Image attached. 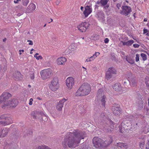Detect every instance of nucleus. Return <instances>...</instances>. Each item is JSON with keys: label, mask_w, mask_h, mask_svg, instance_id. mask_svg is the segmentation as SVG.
I'll return each mask as SVG.
<instances>
[{"label": "nucleus", "mask_w": 149, "mask_h": 149, "mask_svg": "<svg viewBox=\"0 0 149 149\" xmlns=\"http://www.w3.org/2000/svg\"><path fill=\"white\" fill-rule=\"evenodd\" d=\"M84 138V134L82 132L77 131L69 132L64 139L63 145L64 148L66 147L67 144L70 148H74L80 143V140Z\"/></svg>", "instance_id": "f257e3e1"}, {"label": "nucleus", "mask_w": 149, "mask_h": 149, "mask_svg": "<svg viewBox=\"0 0 149 149\" xmlns=\"http://www.w3.org/2000/svg\"><path fill=\"white\" fill-rule=\"evenodd\" d=\"M11 97V95L7 92L3 93L0 96V104L3 102L2 108L9 106L10 107H15L18 104V101L17 99H14L11 101L8 100V99Z\"/></svg>", "instance_id": "f03ea898"}, {"label": "nucleus", "mask_w": 149, "mask_h": 149, "mask_svg": "<svg viewBox=\"0 0 149 149\" xmlns=\"http://www.w3.org/2000/svg\"><path fill=\"white\" fill-rule=\"evenodd\" d=\"M91 91V86L88 83L83 84L75 93L76 96H84L88 94Z\"/></svg>", "instance_id": "7ed1b4c3"}, {"label": "nucleus", "mask_w": 149, "mask_h": 149, "mask_svg": "<svg viewBox=\"0 0 149 149\" xmlns=\"http://www.w3.org/2000/svg\"><path fill=\"white\" fill-rule=\"evenodd\" d=\"M112 141L111 138H110L109 141L107 142V141H104L102 139L97 137H94L93 139V143L94 146L97 149H100L101 148L106 147L110 144Z\"/></svg>", "instance_id": "20e7f679"}, {"label": "nucleus", "mask_w": 149, "mask_h": 149, "mask_svg": "<svg viewBox=\"0 0 149 149\" xmlns=\"http://www.w3.org/2000/svg\"><path fill=\"white\" fill-rule=\"evenodd\" d=\"M49 87L52 91H57L59 87V84L58 78L55 77L52 80Z\"/></svg>", "instance_id": "39448f33"}, {"label": "nucleus", "mask_w": 149, "mask_h": 149, "mask_svg": "<svg viewBox=\"0 0 149 149\" xmlns=\"http://www.w3.org/2000/svg\"><path fill=\"white\" fill-rule=\"evenodd\" d=\"M13 123L11 119L8 117L6 114H3L0 116V125L3 126L8 125Z\"/></svg>", "instance_id": "423d86ee"}, {"label": "nucleus", "mask_w": 149, "mask_h": 149, "mask_svg": "<svg viewBox=\"0 0 149 149\" xmlns=\"http://www.w3.org/2000/svg\"><path fill=\"white\" fill-rule=\"evenodd\" d=\"M117 73L116 70L113 67L109 68L105 74V79L107 81H111L113 78V74Z\"/></svg>", "instance_id": "0eeeda50"}, {"label": "nucleus", "mask_w": 149, "mask_h": 149, "mask_svg": "<svg viewBox=\"0 0 149 149\" xmlns=\"http://www.w3.org/2000/svg\"><path fill=\"white\" fill-rule=\"evenodd\" d=\"M52 72V70L50 68L45 69L40 72L41 77L42 79H46L49 78Z\"/></svg>", "instance_id": "6e6552de"}, {"label": "nucleus", "mask_w": 149, "mask_h": 149, "mask_svg": "<svg viewBox=\"0 0 149 149\" xmlns=\"http://www.w3.org/2000/svg\"><path fill=\"white\" fill-rule=\"evenodd\" d=\"M89 24L87 22H84L81 23L77 26L78 30L81 33L85 32L88 29Z\"/></svg>", "instance_id": "1a4fd4ad"}, {"label": "nucleus", "mask_w": 149, "mask_h": 149, "mask_svg": "<svg viewBox=\"0 0 149 149\" xmlns=\"http://www.w3.org/2000/svg\"><path fill=\"white\" fill-rule=\"evenodd\" d=\"M97 95L99 97H101L102 99L101 100V103L102 106L105 107L106 101V97L104 95V91L102 89H100L97 91Z\"/></svg>", "instance_id": "9d476101"}, {"label": "nucleus", "mask_w": 149, "mask_h": 149, "mask_svg": "<svg viewBox=\"0 0 149 149\" xmlns=\"http://www.w3.org/2000/svg\"><path fill=\"white\" fill-rule=\"evenodd\" d=\"M122 9L120 14L126 16H127L132 12L131 8L126 6H122Z\"/></svg>", "instance_id": "9b49d317"}, {"label": "nucleus", "mask_w": 149, "mask_h": 149, "mask_svg": "<svg viewBox=\"0 0 149 149\" xmlns=\"http://www.w3.org/2000/svg\"><path fill=\"white\" fill-rule=\"evenodd\" d=\"M66 83L68 89H71L74 84V78L71 77H68L66 80Z\"/></svg>", "instance_id": "f8f14e48"}, {"label": "nucleus", "mask_w": 149, "mask_h": 149, "mask_svg": "<svg viewBox=\"0 0 149 149\" xmlns=\"http://www.w3.org/2000/svg\"><path fill=\"white\" fill-rule=\"evenodd\" d=\"M112 109L113 114L115 115H119L121 112V109L118 104H114L112 106Z\"/></svg>", "instance_id": "ddd939ff"}, {"label": "nucleus", "mask_w": 149, "mask_h": 149, "mask_svg": "<svg viewBox=\"0 0 149 149\" xmlns=\"http://www.w3.org/2000/svg\"><path fill=\"white\" fill-rule=\"evenodd\" d=\"M92 9L91 6H87L85 7L83 13L85 17H87L92 12Z\"/></svg>", "instance_id": "4468645a"}, {"label": "nucleus", "mask_w": 149, "mask_h": 149, "mask_svg": "<svg viewBox=\"0 0 149 149\" xmlns=\"http://www.w3.org/2000/svg\"><path fill=\"white\" fill-rule=\"evenodd\" d=\"M67 100V99L63 98L59 101L56 106V109L60 111L62 110L64 103Z\"/></svg>", "instance_id": "2eb2a0df"}, {"label": "nucleus", "mask_w": 149, "mask_h": 149, "mask_svg": "<svg viewBox=\"0 0 149 149\" xmlns=\"http://www.w3.org/2000/svg\"><path fill=\"white\" fill-rule=\"evenodd\" d=\"M110 126H107V125L106 127H104L105 130H106L107 131L109 132H111L113 131L114 128V123L110 119H109L108 120Z\"/></svg>", "instance_id": "dca6fc26"}, {"label": "nucleus", "mask_w": 149, "mask_h": 149, "mask_svg": "<svg viewBox=\"0 0 149 149\" xmlns=\"http://www.w3.org/2000/svg\"><path fill=\"white\" fill-rule=\"evenodd\" d=\"M109 0H101L100 1H98L96 2V4L100 5L101 6H104L105 8H108L109 6L107 5L106 6H105L107 4Z\"/></svg>", "instance_id": "f3484780"}, {"label": "nucleus", "mask_w": 149, "mask_h": 149, "mask_svg": "<svg viewBox=\"0 0 149 149\" xmlns=\"http://www.w3.org/2000/svg\"><path fill=\"white\" fill-rule=\"evenodd\" d=\"M67 59L65 58L61 57L57 59L56 63L58 65H64Z\"/></svg>", "instance_id": "a211bd4d"}, {"label": "nucleus", "mask_w": 149, "mask_h": 149, "mask_svg": "<svg viewBox=\"0 0 149 149\" xmlns=\"http://www.w3.org/2000/svg\"><path fill=\"white\" fill-rule=\"evenodd\" d=\"M8 132V129L6 128H4L2 129H0V137H3L6 136Z\"/></svg>", "instance_id": "6ab92c4d"}, {"label": "nucleus", "mask_w": 149, "mask_h": 149, "mask_svg": "<svg viewBox=\"0 0 149 149\" xmlns=\"http://www.w3.org/2000/svg\"><path fill=\"white\" fill-rule=\"evenodd\" d=\"M36 8L35 5L33 3H31L29 5L27 8V12L29 13L35 10Z\"/></svg>", "instance_id": "aec40b11"}, {"label": "nucleus", "mask_w": 149, "mask_h": 149, "mask_svg": "<svg viewBox=\"0 0 149 149\" xmlns=\"http://www.w3.org/2000/svg\"><path fill=\"white\" fill-rule=\"evenodd\" d=\"M117 146L120 148V149H127L128 148V145L126 143L119 142L116 144Z\"/></svg>", "instance_id": "412c9836"}, {"label": "nucleus", "mask_w": 149, "mask_h": 149, "mask_svg": "<svg viewBox=\"0 0 149 149\" xmlns=\"http://www.w3.org/2000/svg\"><path fill=\"white\" fill-rule=\"evenodd\" d=\"M13 76L16 80L21 79L22 78L21 74L18 71L15 72L13 74Z\"/></svg>", "instance_id": "4be33fe9"}, {"label": "nucleus", "mask_w": 149, "mask_h": 149, "mask_svg": "<svg viewBox=\"0 0 149 149\" xmlns=\"http://www.w3.org/2000/svg\"><path fill=\"white\" fill-rule=\"evenodd\" d=\"M113 88L116 91H120L122 89L119 83L115 84L113 86Z\"/></svg>", "instance_id": "5701e85b"}, {"label": "nucleus", "mask_w": 149, "mask_h": 149, "mask_svg": "<svg viewBox=\"0 0 149 149\" xmlns=\"http://www.w3.org/2000/svg\"><path fill=\"white\" fill-rule=\"evenodd\" d=\"M126 60L129 63L131 64H133L134 63V60L132 59V57L130 56H127L126 57Z\"/></svg>", "instance_id": "b1692460"}, {"label": "nucleus", "mask_w": 149, "mask_h": 149, "mask_svg": "<svg viewBox=\"0 0 149 149\" xmlns=\"http://www.w3.org/2000/svg\"><path fill=\"white\" fill-rule=\"evenodd\" d=\"M35 149H51L48 146L45 145H42L41 146H39L36 147Z\"/></svg>", "instance_id": "393cba45"}, {"label": "nucleus", "mask_w": 149, "mask_h": 149, "mask_svg": "<svg viewBox=\"0 0 149 149\" xmlns=\"http://www.w3.org/2000/svg\"><path fill=\"white\" fill-rule=\"evenodd\" d=\"M98 16L99 20H103L104 19V13L100 12L98 13Z\"/></svg>", "instance_id": "a878e982"}, {"label": "nucleus", "mask_w": 149, "mask_h": 149, "mask_svg": "<svg viewBox=\"0 0 149 149\" xmlns=\"http://www.w3.org/2000/svg\"><path fill=\"white\" fill-rule=\"evenodd\" d=\"M21 2L23 6L26 7L29 3V0H21Z\"/></svg>", "instance_id": "bb28decb"}, {"label": "nucleus", "mask_w": 149, "mask_h": 149, "mask_svg": "<svg viewBox=\"0 0 149 149\" xmlns=\"http://www.w3.org/2000/svg\"><path fill=\"white\" fill-rule=\"evenodd\" d=\"M141 141L140 142V147L141 149L143 148L145 145V140L143 139H141Z\"/></svg>", "instance_id": "cd10ccee"}, {"label": "nucleus", "mask_w": 149, "mask_h": 149, "mask_svg": "<svg viewBox=\"0 0 149 149\" xmlns=\"http://www.w3.org/2000/svg\"><path fill=\"white\" fill-rule=\"evenodd\" d=\"M107 118V115L105 113H102L99 117V118L100 119H104Z\"/></svg>", "instance_id": "c85d7f7f"}, {"label": "nucleus", "mask_w": 149, "mask_h": 149, "mask_svg": "<svg viewBox=\"0 0 149 149\" xmlns=\"http://www.w3.org/2000/svg\"><path fill=\"white\" fill-rule=\"evenodd\" d=\"M39 54L38 53H36L34 56V57L36 58L37 60H39V59H42L43 58L42 56L40 55L38 56V55Z\"/></svg>", "instance_id": "c756f323"}, {"label": "nucleus", "mask_w": 149, "mask_h": 149, "mask_svg": "<svg viewBox=\"0 0 149 149\" xmlns=\"http://www.w3.org/2000/svg\"><path fill=\"white\" fill-rule=\"evenodd\" d=\"M141 56L142 57L143 60V61H145L147 59L146 55L144 53H141Z\"/></svg>", "instance_id": "7c9ffc66"}, {"label": "nucleus", "mask_w": 149, "mask_h": 149, "mask_svg": "<svg viewBox=\"0 0 149 149\" xmlns=\"http://www.w3.org/2000/svg\"><path fill=\"white\" fill-rule=\"evenodd\" d=\"M127 42V46H129L131 45L134 42V41L132 40H131Z\"/></svg>", "instance_id": "2f4dec72"}, {"label": "nucleus", "mask_w": 149, "mask_h": 149, "mask_svg": "<svg viewBox=\"0 0 149 149\" xmlns=\"http://www.w3.org/2000/svg\"><path fill=\"white\" fill-rule=\"evenodd\" d=\"M143 132L144 133H146L149 132V129L147 127H145V128H143Z\"/></svg>", "instance_id": "473e14b6"}, {"label": "nucleus", "mask_w": 149, "mask_h": 149, "mask_svg": "<svg viewBox=\"0 0 149 149\" xmlns=\"http://www.w3.org/2000/svg\"><path fill=\"white\" fill-rule=\"evenodd\" d=\"M100 54V53L99 52H95V54H94L92 57L94 59L95 58L97 57V56H99Z\"/></svg>", "instance_id": "72a5a7b5"}, {"label": "nucleus", "mask_w": 149, "mask_h": 149, "mask_svg": "<svg viewBox=\"0 0 149 149\" xmlns=\"http://www.w3.org/2000/svg\"><path fill=\"white\" fill-rule=\"evenodd\" d=\"M94 59L92 57V56L90 58H87L86 60V62H90L93 60Z\"/></svg>", "instance_id": "f704fd0d"}, {"label": "nucleus", "mask_w": 149, "mask_h": 149, "mask_svg": "<svg viewBox=\"0 0 149 149\" xmlns=\"http://www.w3.org/2000/svg\"><path fill=\"white\" fill-rule=\"evenodd\" d=\"M139 55L138 54H136V55L135 61L136 62H138L139 61Z\"/></svg>", "instance_id": "c9c22d12"}, {"label": "nucleus", "mask_w": 149, "mask_h": 149, "mask_svg": "<svg viewBox=\"0 0 149 149\" xmlns=\"http://www.w3.org/2000/svg\"><path fill=\"white\" fill-rule=\"evenodd\" d=\"M119 129L120 130V132L121 133H123V130H124V128H123L121 126H119Z\"/></svg>", "instance_id": "e433bc0d"}, {"label": "nucleus", "mask_w": 149, "mask_h": 149, "mask_svg": "<svg viewBox=\"0 0 149 149\" xmlns=\"http://www.w3.org/2000/svg\"><path fill=\"white\" fill-rule=\"evenodd\" d=\"M33 98H31L30 99L29 101V104L30 105H31L32 104H33Z\"/></svg>", "instance_id": "4c0bfd02"}, {"label": "nucleus", "mask_w": 149, "mask_h": 149, "mask_svg": "<svg viewBox=\"0 0 149 149\" xmlns=\"http://www.w3.org/2000/svg\"><path fill=\"white\" fill-rule=\"evenodd\" d=\"M146 86L149 89V79H148L146 81Z\"/></svg>", "instance_id": "58836bf2"}, {"label": "nucleus", "mask_w": 149, "mask_h": 149, "mask_svg": "<svg viewBox=\"0 0 149 149\" xmlns=\"http://www.w3.org/2000/svg\"><path fill=\"white\" fill-rule=\"evenodd\" d=\"M143 34H145L146 33H147L149 32V31L146 29H144L143 31Z\"/></svg>", "instance_id": "ea45409f"}, {"label": "nucleus", "mask_w": 149, "mask_h": 149, "mask_svg": "<svg viewBox=\"0 0 149 149\" xmlns=\"http://www.w3.org/2000/svg\"><path fill=\"white\" fill-rule=\"evenodd\" d=\"M109 40L108 38H106L104 40V42L105 43L107 44L109 42Z\"/></svg>", "instance_id": "a19ab883"}, {"label": "nucleus", "mask_w": 149, "mask_h": 149, "mask_svg": "<svg viewBox=\"0 0 149 149\" xmlns=\"http://www.w3.org/2000/svg\"><path fill=\"white\" fill-rule=\"evenodd\" d=\"M30 78L31 79L33 80L34 79V73H33L32 74H31L30 75Z\"/></svg>", "instance_id": "79ce46f5"}, {"label": "nucleus", "mask_w": 149, "mask_h": 149, "mask_svg": "<svg viewBox=\"0 0 149 149\" xmlns=\"http://www.w3.org/2000/svg\"><path fill=\"white\" fill-rule=\"evenodd\" d=\"M133 46L134 48H138L139 46V45L138 44H133Z\"/></svg>", "instance_id": "37998d69"}, {"label": "nucleus", "mask_w": 149, "mask_h": 149, "mask_svg": "<svg viewBox=\"0 0 149 149\" xmlns=\"http://www.w3.org/2000/svg\"><path fill=\"white\" fill-rule=\"evenodd\" d=\"M60 0H57L55 2L56 4V5H58L60 3Z\"/></svg>", "instance_id": "c03bdc74"}, {"label": "nucleus", "mask_w": 149, "mask_h": 149, "mask_svg": "<svg viewBox=\"0 0 149 149\" xmlns=\"http://www.w3.org/2000/svg\"><path fill=\"white\" fill-rule=\"evenodd\" d=\"M21 2V0H15L14 1V2L15 3H19V2Z\"/></svg>", "instance_id": "a18cd8bd"}, {"label": "nucleus", "mask_w": 149, "mask_h": 149, "mask_svg": "<svg viewBox=\"0 0 149 149\" xmlns=\"http://www.w3.org/2000/svg\"><path fill=\"white\" fill-rule=\"evenodd\" d=\"M27 41L28 42H29V45H32L33 44V42H32V40H28Z\"/></svg>", "instance_id": "49530a36"}, {"label": "nucleus", "mask_w": 149, "mask_h": 149, "mask_svg": "<svg viewBox=\"0 0 149 149\" xmlns=\"http://www.w3.org/2000/svg\"><path fill=\"white\" fill-rule=\"evenodd\" d=\"M121 42L123 43V45H127V42H125L123 41H121Z\"/></svg>", "instance_id": "de8ad7c7"}, {"label": "nucleus", "mask_w": 149, "mask_h": 149, "mask_svg": "<svg viewBox=\"0 0 149 149\" xmlns=\"http://www.w3.org/2000/svg\"><path fill=\"white\" fill-rule=\"evenodd\" d=\"M116 6L117 8H118L119 9L121 6L120 4V3H117L116 5Z\"/></svg>", "instance_id": "09e8293b"}, {"label": "nucleus", "mask_w": 149, "mask_h": 149, "mask_svg": "<svg viewBox=\"0 0 149 149\" xmlns=\"http://www.w3.org/2000/svg\"><path fill=\"white\" fill-rule=\"evenodd\" d=\"M35 112L33 111L31 114V115L33 116V118H36V116H34L33 114H34L35 113Z\"/></svg>", "instance_id": "8fccbe9b"}, {"label": "nucleus", "mask_w": 149, "mask_h": 149, "mask_svg": "<svg viewBox=\"0 0 149 149\" xmlns=\"http://www.w3.org/2000/svg\"><path fill=\"white\" fill-rule=\"evenodd\" d=\"M37 99L39 100H42V99L40 98V97H38L37 98Z\"/></svg>", "instance_id": "3c124183"}, {"label": "nucleus", "mask_w": 149, "mask_h": 149, "mask_svg": "<svg viewBox=\"0 0 149 149\" xmlns=\"http://www.w3.org/2000/svg\"><path fill=\"white\" fill-rule=\"evenodd\" d=\"M33 50H34V49H32L31 50V52H30V54H32L33 53L32 52H31V51H33Z\"/></svg>", "instance_id": "603ef678"}, {"label": "nucleus", "mask_w": 149, "mask_h": 149, "mask_svg": "<svg viewBox=\"0 0 149 149\" xmlns=\"http://www.w3.org/2000/svg\"><path fill=\"white\" fill-rule=\"evenodd\" d=\"M19 52H24V50H23V49L19 50Z\"/></svg>", "instance_id": "864d4df0"}, {"label": "nucleus", "mask_w": 149, "mask_h": 149, "mask_svg": "<svg viewBox=\"0 0 149 149\" xmlns=\"http://www.w3.org/2000/svg\"><path fill=\"white\" fill-rule=\"evenodd\" d=\"M147 19L146 18H145L144 19V21L147 22Z\"/></svg>", "instance_id": "5fc2aeb1"}, {"label": "nucleus", "mask_w": 149, "mask_h": 149, "mask_svg": "<svg viewBox=\"0 0 149 149\" xmlns=\"http://www.w3.org/2000/svg\"><path fill=\"white\" fill-rule=\"evenodd\" d=\"M50 20H51V21L50 22H49V23H50L51 22H53V20L52 19H50Z\"/></svg>", "instance_id": "6e6d98bb"}, {"label": "nucleus", "mask_w": 149, "mask_h": 149, "mask_svg": "<svg viewBox=\"0 0 149 149\" xmlns=\"http://www.w3.org/2000/svg\"><path fill=\"white\" fill-rule=\"evenodd\" d=\"M141 104H142V106H143V101H142L141 102Z\"/></svg>", "instance_id": "4d7b16f0"}, {"label": "nucleus", "mask_w": 149, "mask_h": 149, "mask_svg": "<svg viewBox=\"0 0 149 149\" xmlns=\"http://www.w3.org/2000/svg\"><path fill=\"white\" fill-rule=\"evenodd\" d=\"M80 9H81V10H83V7L82 6H81V7Z\"/></svg>", "instance_id": "13d9d810"}, {"label": "nucleus", "mask_w": 149, "mask_h": 149, "mask_svg": "<svg viewBox=\"0 0 149 149\" xmlns=\"http://www.w3.org/2000/svg\"><path fill=\"white\" fill-rule=\"evenodd\" d=\"M146 36H149V33L148 32L146 33Z\"/></svg>", "instance_id": "bf43d9fd"}, {"label": "nucleus", "mask_w": 149, "mask_h": 149, "mask_svg": "<svg viewBox=\"0 0 149 149\" xmlns=\"http://www.w3.org/2000/svg\"><path fill=\"white\" fill-rule=\"evenodd\" d=\"M128 40V37H127L126 38V39L125 40V41H126V40Z\"/></svg>", "instance_id": "052dcab7"}, {"label": "nucleus", "mask_w": 149, "mask_h": 149, "mask_svg": "<svg viewBox=\"0 0 149 149\" xmlns=\"http://www.w3.org/2000/svg\"><path fill=\"white\" fill-rule=\"evenodd\" d=\"M6 40V38H5V39L3 40V41L5 42Z\"/></svg>", "instance_id": "680f3d73"}, {"label": "nucleus", "mask_w": 149, "mask_h": 149, "mask_svg": "<svg viewBox=\"0 0 149 149\" xmlns=\"http://www.w3.org/2000/svg\"><path fill=\"white\" fill-rule=\"evenodd\" d=\"M117 0H113V1L114 2H116Z\"/></svg>", "instance_id": "e2e57ef3"}, {"label": "nucleus", "mask_w": 149, "mask_h": 149, "mask_svg": "<svg viewBox=\"0 0 149 149\" xmlns=\"http://www.w3.org/2000/svg\"><path fill=\"white\" fill-rule=\"evenodd\" d=\"M28 86H29V87H31V86L30 85H28Z\"/></svg>", "instance_id": "0e129e2a"}, {"label": "nucleus", "mask_w": 149, "mask_h": 149, "mask_svg": "<svg viewBox=\"0 0 149 149\" xmlns=\"http://www.w3.org/2000/svg\"><path fill=\"white\" fill-rule=\"evenodd\" d=\"M83 68H84V69H85V70H86V68H84V67H83Z\"/></svg>", "instance_id": "69168bd1"}, {"label": "nucleus", "mask_w": 149, "mask_h": 149, "mask_svg": "<svg viewBox=\"0 0 149 149\" xmlns=\"http://www.w3.org/2000/svg\"><path fill=\"white\" fill-rule=\"evenodd\" d=\"M46 24H45L44 25V27H45V26H46Z\"/></svg>", "instance_id": "338daca9"}, {"label": "nucleus", "mask_w": 149, "mask_h": 149, "mask_svg": "<svg viewBox=\"0 0 149 149\" xmlns=\"http://www.w3.org/2000/svg\"><path fill=\"white\" fill-rule=\"evenodd\" d=\"M19 54L20 55H21L22 54L21 53V52H20Z\"/></svg>", "instance_id": "774afa93"}]
</instances>
